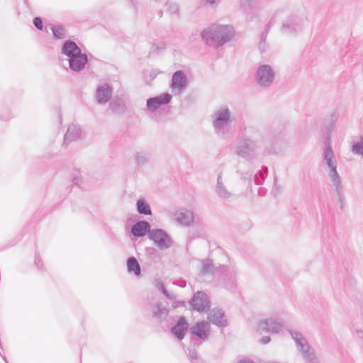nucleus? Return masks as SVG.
<instances>
[{
    "label": "nucleus",
    "mask_w": 363,
    "mask_h": 363,
    "mask_svg": "<svg viewBox=\"0 0 363 363\" xmlns=\"http://www.w3.org/2000/svg\"><path fill=\"white\" fill-rule=\"evenodd\" d=\"M186 85V77L181 71L176 72L172 77V88L178 89L181 92L182 89Z\"/></svg>",
    "instance_id": "nucleus-6"
},
{
    "label": "nucleus",
    "mask_w": 363,
    "mask_h": 363,
    "mask_svg": "<svg viewBox=\"0 0 363 363\" xmlns=\"http://www.w3.org/2000/svg\"><path fill=\"white\" fill-rule=\"evenodd\" d=\"M149 230V223L145 221H140L133 226L131 232L135 236L141 237L145 235Z\"/></svg>",
    "instance_id": "nucleus-8"
},
{
    "label": "nucleus",
    "mask_w": 363,
    "mask_h": 363,
    "mask_svg": "<svg viewBox=\"0 0 363 363\" xmlns=\"http://www.w3.org/2000/svg\"><path fill=\"white\" fill-rule=\"evenodd\" d=\"M138 211L140 213L150 215L151 211L149 205L143 200H139L138 201Z\"/></svg>",
    "instance_id": "nucleus-15"
},
{
    "label": "nucleus",
    "mask_w": 363,
    "mask_h": 363,
    "mask_svg": "<svg viewBox=\"0 0 363 363\" xmlns=\"http://www.w3.org/2000/svg\"><path fill=\"white\" fill-rule=\"evenodd\" d=\"M177 219L183 225H189L193 221V215L191 212H179L177 214Z\"/></svg>",
    "instance_id": "nucleus-11"
},
{
    "label": "nucleus",
    "mask_w": 363,
    "mask_h": 363,
    "mask_svg": "<svg viewBox=\"0 0 363 363\" xmlns=\"http://www.w3.org/2000/svg\"><path fill=\"white\" fill-rule=\"evenodd\" d=\"M203 36L206 40L208 39V38H211L213 40H216L218 38L219 35L217 33L212 31L211 30H208L203 32Z\"/></svg>",
    "instance_id": "nucleus-17"
},
{
    "label": "nucleus",
    "mask_w": 363,
    "mask_h": 363,
    "mask_svg": "<svg viewBox=\"0 0 363 363\" xmlns=\"http://www.w3.org/2000/svg\"><path fill=\"white\" fill-rule=\"evenodd\" d=\"M150 238L160 248L167 247L170 245V239L162 230H153L150 233Z\"/></svg>",
    "instance_id": "nucleus-1"
},
{
    "label": "nucleus",
    "mask_w": 363,
    "mask_h": 363,
    "mask_svg": "<svg viewBox=\"0 0 363 363\" xmlns=\"http://www.w3.org/2000/svg\"><path fill=\"white\" fill-rule=\"evenodd\" d=\"M127 267L129 272H133L135 275H139L140 273V265L134 257H130L128 259Z\"/></svg>",
    "instance_id": "nucleus-12"
},
{
    "label": "nucleus",
    "mask_w": 363,
    "mask_h": 363,
    "mask_svg": "<svg viewBox=\"0 0 363 363\" xmlns=\"http://www.w3.org/2000/svg\"><path fill=\"white\" fill-rule=\"evenodd\" d=\"M172 96L169 94H163L158 96L149 99L147 101V106L149 109L155 111L160 106L167 104L170 102Z\"/></svg>",
    "instance_id": "nucleus-2"
},
{
    "label": "nucleus",
    "mask_w": 363,
    "mask_h": 363,
    "mask_svg": "<svg viewBox=\"0 0 363 363\" xmlns=\"http://www.w3.org/2000/svg\"><path fill=\"white\" fill-rule=\"evenodd\" d=\"M210 320L215 324L223 325L226 320L223 319V313L220 311H214L210 318Z\"/></svg>",
    "instance_id": "nucleus-14"
},
{
    "label": "nucleus",
    "mask_w": 363,
    "mask_h": 363,
    "mask_svg": "<svg viewBox=\"0 0 363 363\" xmlns=\"http://www.w3.org/2000/svg\"><path fill=\"white\" fill-rule=\"evenodd\" d=\"M191 305L196 311H203L206 308L208 307V302L206 295L201 292L196 293L191 301Z\"/></svg>",
    "instance_id": "nucleus-3"
},
{
    "label": "nucleus",
    "mask_w": 363,
    "mask_h": 363,
    "mask_svg": "<svg viewBox=\"0 0 363 363\" xmlns=\"http://www.w3.org/2000/svg\"><path fill=\"white\" fill-rule=\"evenodd\" d=\"M240 363H252V362H250V361H242V362H240Z\"/></svg>",
    "instance_id": "nucleus-20"
},
{
    "label": "nucleus",
    "mask_w": 363,
    "mask_h": 363,
    "mask_svg": "<svg viewBox=\"0 0 363 363\" xmlns=\"http://www.w3.org/2000/svg\"><path fill=\"white\" fill-rule=\"evenodd\" d=\"M33 24L38 29L43 30V23H42L41 19L39 17L34 18Z\"/></svg>",
    "instance_id": "nucleus-18"
},
{
    "label": "nucleus",
    "mask_w": 363,
    "mask_h": 363,
    "mask_svg": "<svg viewBox=\"0 0 363 363\" xmlns=\"http://www.w3.org/2000/svg\"><path fill=\"white\" fill-rule=\"evenodd\" d=\"M52 33L55 38L62 39L66 35V30L62 26H55L52 28Z\"/></svg>",
    "instance_id": "nucleus-16"
},
{
    "label": "nucleus",
    "mask_w": 363,
    "mask_h": 363,
    "mask_svg": "<svg viewBox=\"0 0 363 363\" xmlns=\"http://www.w3.org/2000/svg\"><path fill=\"white\" fill-rule=\"evenodd\" d=\"M69 60L70 67L75 71H79L86 64L87 57L86 55L80 52L79 55L71 57Z\"/></svg>",
    "instance_id": "nucleus-4"
},
{
    "label": "nucleus",
    "mask_w": 363,
    "mask_h": 363,
    "mask_svg": "<svg viewBox=\"0 0 363 363\" xmlns=\"http://www.w3.org/2000/svg\"><path fill=\"white\" fill-rule=\"evenodd\" d=\"M62 52L66 55L69 58L76 56L81 52L80 49L72 41H67L62 48Z\"/></svg>",
    "instance_id": "nucleus-7"
},
{
    "label": "nucleus",
    "mask_w": 363,
    "mask_h": 363,
    "mask_svg": "<svg viewBox=\"0 0 363 363\" xmlns=\"http://www.w3.org/2000/svg\"><path fill=\"white\" fill-rule=\"evenodd\" d=\"M110 96V90L108 87L99 89L96 94V99L99 103H104L108 101Z\"/></svg>",
    "instance_id": "nucleus-13"
},
{
    "label": "nucleus",
    "mask_w": 363,
    "mask_h": 363,
    "mask_svg": "<svg viewBox=\"0 0 363 363\" xmlns=\"http://www.w3.org/2000/svg\"><path fill=\"white\" fill-rule=\"evenodd\" d=\"M208 331L207 324L204 323H199L191 328L192 333L200 337L206 336Z\"/></svg>",
    "instance_id": "nucleus-10"
},
{
    "label": "nucleus",
    "mask_w": 363,
    "mask_h": 363,
    "mask_svg": "<svg viewBox=\"0 0 363 363\" xmlns=\"http://www.w3.org/2000/svg\"><path fill=\"white\" fill-rule=\"evenodd\" d=\"M187 329V323L184 318H181L177 325L172 328V333L179 340L184 337Z\"/></svg>",
    "instance_id": "nucleus-9"
},
{
    "label": "nucleus",
    "mask_w": 363,
    "mask_h": 363,
    "mask_svg": "<svg viewBox=\"0 0 363 363\" xmlns=\"http://www.w3.org/2000/svg\"><path fill=\"white\" fill-rule=\"evenodd\" d=\"M353 150L356 153H363V152L362 151V146L359 144H356L355 145H354Z\"/></svg>",
    "instance_id": "nucleus-19"
},
{
    "label": "nucleus",
    "mask_w": 363,
    "mask_h": 363,
    "mask_svg": "<svg viewBox=\"0 0 363 363\" xmlns=\"http://www.w3.org/2000/svg\"><path fill=\"white\" fill-rule=\"evenodd\" d=\"M258 81L260 84H265L272 80L273 74L271 69L266 65L262 66L257 71Z\"/></svg>",
    "instance_id": "nucleus-5"
},
{
    "label": "nucleus",
    "mask_w": 363,
    "mask_h": 363,
    "mask_svg": "<svg viewBox=\"0 0 363 363\" xmlns=\"http://www.w3.org/2000/svg\"><path fill=\"white\" fill-rule=\"evenodd\" d=\"M330 155H332V154H331V152H328V153L325 155V157H329Z\"/></svg>",
    "instance_id": "nucleus-21"
}]
</instances>
